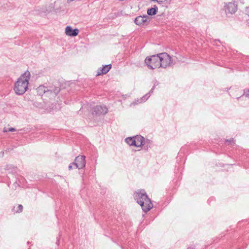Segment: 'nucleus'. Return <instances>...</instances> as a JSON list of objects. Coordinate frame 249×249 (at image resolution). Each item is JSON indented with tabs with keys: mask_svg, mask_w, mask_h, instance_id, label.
I'll use <instances>...</instances> for the list:
<instances>
[{
	"mask_svg": "<svg viewBox=\"0 0 249 249\" xmlns=\"http://www.w3.org/2000/svg\"><path fill=\"white\" fill-rule=\"evenodd\" d=\"M134 197L137 203L141 205L144 212H148L153 207V204L150 199L148 197L144 190L135 192L134 194Z\"/></svg>",
	"mask_w": 249,
	"mask_h": 249,
	"instance_id": "obj_1",
	"label": "nucleus"
},
{
	"mask_svg": "<svg viewBox=\"0 0 249 249\" xmlns=\"http://www.w3.org/2000/svg\"><path fill=\"white\" fill-rule=\"evenodd\" d=\"M30 73L25 71L17 81V94H22L27 90L29 84Z\"/></svg>",
	"mask_w": 249,
	"mask_h": 249,
	"instance_id": "obj_2",
	"label": "nucleus"
},
{
	"mask_svg": "<svg viewBox=\"0 0 249 249\" xmlns=\"http://www.w3.org/2000/svg\"><path fill=\"white\" fill-rule=\"evenodd\" d=\"M159 54L147 57L145 59V63L148 67L151 69L160 68Z\"/></svg>",
	"mask_w": 249,
	"mask_h": 249,
	"instance_id": "obj_3",
	"label": "nucleus"
},
{
	"mask_svg": "<svg viewBox=\"0 0 249 249\" xmlns=\"http://www.w3.org/2000/svg\"><path fill=\"white\" fill-rule=\"evenodd\" d=\"M159 58L160 59V64L161 68H166L174 65L172 57L166 53H159Z\"/></svg>",
	"mask_w": 249,
	"mask_h": 249,
	"instance_id": "obj_4",
	"label": "nucleus"
},
{
	"mask_svg": "<svg viewBox=\"0 0 249 249\" xmlns=\"http://www.w3.org/2000/svg\"><path fill=\"white\" fill-rule=\"evenodd\" d=\"M224 10L227 14H234L237 10V4L232 2L226 3L224 5Z\"/></svg>",
	"mask_w": 249,
	"mask_h": 249,
	"instance_id": "obj_5",
	"label": "nucleus"
},
{
	"mask_svg": "<svg viewBox=\"0 0 249 249\" xmlns=\"http://www.w3.org/2000/svg\"><path fill=\"white\" fill-rule=\"evenodd\" d=\"M75 168L82 169L85 167V157L84 156H77L74 162H73Z\"/></svg>",
	"mask_w": 249,
	"mask_h": 249,
	"instance_id": "obj_6",
	"label": "nucleus"
},
{
	"mask_svg": "<svg viewBox=\"0 0 249 249\" xmlns=\"http://www.w3.org/2000/svg\"><path fill=\"white\" fill-rule=\"evenodd\" d=\"M79 33L78 29H72L71 26H67L65 28V34L70 36H75Z\"/></svg>",
	"mask_w": 249,
	"mask_h": 249,
	"instance_id": "obj_7",
	"label": "nucleus"
},
{
	"mask_svg": "<svg viewBox=\"0 0 249 249\" xmlns=\"http://www.w3.org/2000/svg\"><path fill=\"white\" fill-rule=\"evenodd\" d=\"M148 19L147 16H139L135 18V23L139 26L143 25L147 22Z\"/></svg>",
	"mask_w": 249,
	"mask_h": 249,
	"instance_id": "obj_8",
	"label": "nucleus"
},
{
	"mask_svg": "<svg viewBox=\"0 0 249 249\" xmlns=\"http://www.w3.org/2000/svg\"><path fill=\"white\" fill-rule=\"evenodd\" d=\"M93 113L95 114H105L107 111V109L105 107H102L101 106H97L93 108Z\"/></svg>",
	"mask_w": 249,
	"mask_h": 249,
	"instance_id": "obj_9",
	"label": "nucleus"
},
{
	"mask_svg": "<svg viewBox=\"0 0 249 249\" xmlns=\"http://www.w3.org/2000/svg\"><path fill=\"white\" fill-rule=\"evenodd\" d=\"M111 68V65H107L103 67L102 68L98 70L97 75H101L102 74H106Z\"/></svg>",
	"mask_w": 249,
	"mask_h": 249,
	"instance_id": "obj_10",
	"label": "nucleus"
},
{
	"mask_svg": "<svg viewBox=\"0 0 249 249\" xmlns=\"http://www.w3.org/2000/svg\"><path fill=\"white\" fill-rule=\"evenodd\" d=\"M134 146L140 147L143 144L144 138L141 136H137L134 137Z\"/></svg>",
	"mask_w": 249,
	"mask_h": 249,
	"instance_id": "obj_11",
	"label": "nucleus"
},
{
	"mask_svg": "<svg viewBox=\"0 0 249 249\" xmlns=\"http://www.w3.org/2000/svg\"><path fill=\"white\" fill-rule=\"evenodd\" d=\"M158 8L156 5H154L153 7L148 9L147 13L148 15H155L158 12Z\"/></svg>",
	"mask_w": 249,
	"mask_h": 249,
	"instance_id": "obj_12",
	"label": "nucleus"
},
{
	"mask_svg": "<svg viewBox=\"0 0 249 249\" xmlns=\"http://www.w3.org/2000/svg\"><path fill=\"white\" fill-rule=\"evenodd\" d=\"M37 92L39 95H42L45 93L46 91H48V89L47 87L44 86H40L36 89Z\"/></svg>",
	"mask_w": 249,
	"mask_h": 249,
	"instance_id": "obj_13",
	"label": "nucleus"
},
{
	"mask_svg": "<svg viewBox=\"0 0 249 249\" xmlns=\"http://www.w3.org/2000/svg\"><path fill=\"white\" fill-rule=\"evenodd\" d=\"M151 1L157 2L159 4L163 5L164 4L170 3L171 0H151Z\"/></svg>",
	"mask_w": 249,
	"mask_h": 249,
	"instance_id": "obj_14",
	"label": "nucleus"
},
{
	"mask_svg": "<svg viewBox=\"0 0 249 249\" xmlns=\"http://www.w3.org/2000/svg\"><path fill=\"white\" fill-rule=\"evenodd\" d=\"M134 137L133 138H127L125 139V142L127 143H128L130 145H134Z\"/></svg>",
	"mask_w": 249,
	"mask_h": 249,
	"instance_id": "obj_15",
	"label": "nucleus"
},
{
	"mask_svg": "<svg viewBox=\"0 0 249 249\" xmlns=\"http://www.w3.org/2000/svg\"><path fill=\"white\" fill-rule=\"evenodd\" d=\"M14 130H15V129L14 128L5 127L4 128L3 131L4 132H10V131H13Z\"/></svg>",
	"mask_w": 249,
	"mask_h": 249,
	"instance_id": "obj_16",
	"label": "nucleus"
},
{
	"mask_svg": "<svg viewBox=\"0 0 249 249\" xmlns=\"http://www.w3.org/2000/svg\"><path fill=\"white\" fill-rule=\"evenodd\" d=\"M243 95H245L246 97L249 98V89H244Z\"/></svg>",
	"mask_w": 249,
	"mask_h": 249,
	"instance_id": "obj_17",
	"label": "nucleus"
},
{
	"mask_svg": "<svg viewBox=\"0 0 249 249\" xmlns=\"http://www.w3.org/2000/svg\"><path fill=\"white\" fill-rule=\"evenodd\" d=\"M23 210V206L22 205H19L18 206V210L17 211V212H21Z\"/></svg>",
	"mask_w": 249,
	"mask_h": 249,
	"instance_id": "obj_18",
	"label": "nucleus"
},
{
	"mask_svg": "<svg viewBox=\"0 0 249 249\" xmlns=\"http://www.w3.org/2000/svg\"><path fill=\"white\" fill-rule=\"evenodd\" d=\"M245 13L249 16V7H247L245 9Z\"/></svg>",
	"mask_w": 249,
	"mask_h": 249,
	"instance_id": "obj_19",
	"label": "nucleus"
},
{
	"mask_svg": "<svg viewBox=\"0 0 249 249\" xmlns=\"http://www.w3.org/2000/svg\"><path fill=\"white\" fill-rule=\"evenodd\" d=\"M73 165L74 166V164H73V163H71L69 166V169L70 170H71L72 169V166Z\"/></svg>",
	"mask_w": 249,
	"mask_h": 249,
	"instance_id": "obj_20",
	"label": "nucleus"
}]
</instances>
